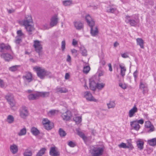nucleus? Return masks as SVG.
Wrapping results in <instances>:
<instances>
[{
	"instance_id": "obj_1",
	"label": "nucleus",
	"mask_w": 156,
	"mask_h": 156,
	"mask_svg": "<svg viewBox=\"0 0 156 156\" xmlns=\"http://www.w3.org/2000/svg\"><path fill=\"white\" fill-rule=\"evenodd\" d=\"M19 23L20 24L22 25L25 27L29 35L31 34L32 32L35 30L32 17L30 16H26L24 19L20 21Z\"/></svg>"
},
{
	"instance_id": "obj_2",
	"label": "nucleus",
	"mask_w": 156,
	"mask_h": 156,
	"mask_svg": "<svg viewBox=\"0 0 156 156\" xmlns=\"http://www.w3.org/2000/svg\"><path fill=\"white\" fill-rule=\"evenodd\" d=\"M90 151L91 154H95L96 156H100L103 154L104 147L102 145H94L90 147Z\"/></svg>"
},
{
	"instance_id": "obj_3",
	"label": "nucleus",
	"mask_w": 156,
	"mask_h": 156,
	"mask_svg": "<svg viewBox=\"0 0 156 156\" xmlns=\"http://www.w3.org/2000/svg\"><path fill=\"white\" fill-rule=\"evenodd\" d=\"M34 69L36 71L37 76L41 79H43L45 76V70L41 67H35Z\"/></svg>"
},
{
	"instance_id": "obj_4",
	"label": "nucleus",
	"mask_w": 156,
	"mask_h": 156,
	"mask_svg": "<svg viewBox=\"0 0 156 156\" xmlns=\"http://www.w3.org/2000/svg\"><path fill=\"white\" fill-rule=\"evenodd\" d=\"M33 46L35 48V51L40 55L42 49V46L41 44V41L37 40L34 41Z\"/></svg>"
},
{
	"instance_id": "obj_5",
	"label": "nucleus",
	"mask_w": 156,
	"mask_h": 156,
	"mask_svg": "<svg viewBox=\"0 0 156 156\" xmlns=\"http://www.w3.org/2000/svg\"><path fill=\"white\" fill-rule=\"evenodd\" d=\"M20 116L21 118L25 119L29 115L28 109L25 106H23L20 110Z\"/></svg>"
},
{
	"instance_id": "obj_6",
	"label": "nucleus",
	"mask_w": 156,
	"mask_h": 156,
	"mask_svg": "<svg viewBox=\"0 0 156 156\" xmlns=\"http://www.w3.org/2000/svg\"><path fill=\"white\" fill-rule=\"evenodd\" d=\"M58 15L55 14L51 18L50 26L51 27H52L55 26L58 23Z\"/></svg>"
},
{
	"instance_id": "obj_7",
	"label": "nucleus",
	"mask_w": 156,
	"mask_h": 156,
	"mask_svg": "<svg viewBox=\"0 0 156 156\" xmlns=\"http://www.w3.org/2000/svg\"><path fill=\"white\" fill-rule=\"evenodd\" d=\"M125 21L126 23H129L132 26H135L137 25L136 21L132 18V16H127L126 17Z\"/></svg>"
},
{
	"instance_id": "obj_8",
	"label": "nucleus",
	"mask_w": 156,
	"mask_h": 156,
	"mask_svg": "<svg viewBox=\"0 0 156 156\" xmlns=\"http://www.w3.org/2000/svg\"><path fill=\"white\" fill-rule=\"evenodd\" d=\"M25 83L26 84L31 82L32 80V74L30 72L26 73V75L23 76Z\"/></svg>"
},
{
	"instance_id": "obj_9",
	"label": "nucleus",
	"mask_w": 156,
	"mask_h": 156,
	"mask_svg": "<svg viewBox=\"0 0 156 156\" xmlns=\"http://www.w3.org/2000/svg\"><path fill=\"white\" fill-rule=\"evenodd\" d=\"M84 94L85 98L88 101L96 102L97 101V100L93 97L92 94L90 92H85L84 93Z\"/></svg>"
},
{
	"instance_id": "obj_10",
	"label": "nucleus",
	"mask_w": 156,
	"mask_h": 156,
	"mask_svg": "<svg viewBox=\"0 0 156 156\" xmlns=\"http://www.w3.org/2000/svg\"><path fill=\"white\" fill-rule=\"evenodd\" d=\"M61 116L63 120L67 121L71 119L72 115L70 111L67 110L65 112L63 113Z\"/></svg>"
},
{
	"instance_id": "obj_11",
	"label": "nucleus",
	"mask_w": 156,
	"mask_h": 156,
	"mask_svg": "<svg viewBox=\"0 0 156 156\" xmlns=\"http://www.w3.org/2000/svg\"><path fill=\"white\" fill-rule=\"evenodd\" d=\"M130 125L131 129L136 130L138 131L140 129V126L138 124L137 120H134L130 122Z\"/></svg>"
},
{
	"instance_id": "obj_12",
	"label": "nucleus",
	"mask_w": 156,
	"mask_h": 156,
	"mask_svg": "<svg viewBox=\"0 0 156 156\" xmlns=\"http://www.w3.org/2000/svg\"><path fill=\"white\" fill-rule=\"evenodd\" d=\"M138 108L135 105H134L133 108L129 110L128 112L129 116L130 118H131L135 115V114L138 112Z\"/></svg>"
},
{
	"instance_id": "obj_13",
	"label": "nucleus",
	"mask_w": 156,
	"mask_h": 156,
	"mask_svg": "<svg viewBox=\"0 0 156 156\" xmlns=\"http://www.w3.org/2000/svg\"><path fill=\"white\" fill-rule=\"evenodd\" d=\"M85 19L89 26H94L95 23L94 21L89 14H87L86 16Z\"/></svg>"
},
{
	"instance_id": "obj_14",
	"label": "nucleus",
	"mask_w": 156,
	"mask_h": 156,
	"mask_svg": "<svg viewBox=\"0 0 156 156\" xmlns=\"http://www.w3.org/2000/svg\"><path fill=\"white\" fill-rule=\"evenodd\" d=\"M94 26H89L90 27V33L91 35L94 37L98 35V28L97 27H94Z\"/></svg>"
},
{
	"instance_id": "obj_15",
	"label": "nucleus",
	"mask_w": 156,
	"mask_h": 156,
	"mask_svg": "<svg viewBox=\"0 0 156 156\" xmlns=\"http://www.w3.org/2000/svg\"><path fill=\"white\" fill-rule=\"evenodd\" d=\"M73 24L77 30H80L83 28V23L80 21H74Z\"/></svg>"
},
{
	"instance_id": "obj_16",
	"label": "nucleus",
	"mask_w": 156,
	"mask_h": 156,
	"mask_svg": "<svg viewBox=\"0 0 156 156\" xmlns=\"http://www.w3.org/2000/svg\"><path fill=\"white\" fill-rule=\"evenodd\" d=\"M1 56L3 58L5 61H9L13 58L12 56L10 54L7 53H2L1 55Z\"/></svg>"
},
{
	"instance_id": "obj_17",
	"label": "nucleus",
	"mask_w": 156,
	"mask_h": 156,
	"mask_svg": "<svg viewBox=\"0 0 156 156\" xmlns=\"http://www.w3.org/2000/svg\"><path fill=\"white\" fill-rule=\"evenodd\" d=\"M10 149L11 152L13 154H16L18 151V147L15 144H12L11 145L10 147Z\"/></svg>"
},
{
	"instance_id": "obj_18",
	"label": "nucleus",
	"mask_w": 156,
	"mask_h": 156,
	"mask_svg": "<svg viewBox=\"0 0 156 156\" xmlns=\"http://www.w3.org/2000/svg\"><path fill=\"white\" fill-rule=\"evenodd\" d=\"M49 153L52 156H59L60 154L59 151H56L55 148L54 147L51 148Z\"/></svg>"
},
{
	"instance_id": "obj_19",
	"label": "nucleus",
	"mask_w": 156,
	"mask_h": 156,
	"mask_svg": "<svg viewBox=\"0 0 156 156\" xmlns=\"http://www.w3.org/2000/svg\"><path fill=\"white\" fill-rule=\"evenodd\" d=\"M145 126L146 128H149L150 129L148 131L149 132H152L154 130V126L151 124V122L149 121L145 122Z\"/></svg>"
},
{
	"instance_id": "obj_20",
	"label": "nucleus",
	"mask_w": 156,
	"mask_h": 156,
	"mask_svg": "<svg viewBox=\"0 0 156 156\" xmlns=\"http://www.w3.org/2000/svg\"><path fill=\"white\" fill-rule=\"evenodd\" d=\"M56 92L57 93H66L68 92V90L64 87H57L55 89Z\"/></svg>"
},
{
	"instance_id": "obj_21",
	"label": "nucleus",
	"mask_w": 156,
	"mask_h": 156,
	"mask_svg": "<svg viewBox=\"0 0 156 156\" xmlns=\"http://www.w3.org/2000/svg\"><path fill=\"white\" fill-rule=\"evenodd\" d=\"M89 82L90 89L93 90H95L96 87L97 83L92 79H90Z\"/></svg>"
},
{
	"instance_id": "obj_22",
	"label": "nucleus",
	"mask_w": 156,
	"mask_h": 156,
	"mask_svg": "<svg viewBox=\"0 0 156 156\" xmlns=\"http://www.w3.org/2000/svg\"><path fill=\"white\" fill-rule=\"evenodd\" d=\"M116 9L114 7V5H109L107 7V12L109 13H114L116 10Z\"/></svg>"
},
{
	"instance_id": "obj_23",
	"label": "nucleus",
	"mask_w": 156,
	"mask_h": 156,
	"mask_svg": "<svg viewBox=\"0 0 156 156\" xmlns=\"http://www.w3.org/2000/svg\"><path fill=\"white\" fill-rule=\"evenodd\" d=\"M137 44L140 46L141 48H144V41L141 38H138L136 39Z\"/></svg>"
},
{
	"instance_id": "obj_24",
	"label": "nucleus",
	"mask_w": 156,
	"mask_h": 156,
	"mask_svg": "<svg viewBox=\"0 0 156 156\" xmlns=\"http://www.w3.org/2000/svg\"><path fill=\"white\" fill-rule=\"evenodd\" d=\"M5 98L9 102L14 101L13 95L11 94H8L5 96Z\"/></svg>"
},
{
	"instance_id": "obj_25",
	"label": "nucleus",
	"mask_w": 156,
	"mask_h": 156,
	"mask_svg": "<svg viewBox=\"0 0 156 156\" xmlns=\"http://www.w3.org/2000/svg\"><path fill=\"white\" fill-rule=\"evenodd\" d=\"M81 54L83 56H86L87 55V51L83 46H81L80 48Z\"/></svg>"
},
{
	"instance_id": "obj_26",
	"label": "nucleus",
	"mask_w": 156,
	"mask_h": 156,
	"mask_svg": "<svg viewBox=\"0 0 156 156\" xmlns=\"http://www.w3.org/2000/svg\"><path fill=\"white\" fill-rule=\"evenodd\" d=\"M138 148L140 150L143 148L144 142L140 139H139L136 142Z\"/></svg>"
},
{
	"instance_id": "obj_27",
	"label": "nucleus",
	"mask_w": 156,
	"mask_h": 156,
	"mask_svg": "<svg viewBox=\"0 0 156 156\" xmlns=\"http://www.w3.org/2000/svg\"><path fill=\"white\" fill-rule=\"evenodd\" d=\"M31 132L32 134L34 136H37L40 133L39 131L37 128L34 127L31 128Z\"/></svg>"
},
{
	"instance_id": "obj_28",
	"label": "nucleus",
	"mask_w": 156,
	"mask_h": 156,
	"mask_svg": "<svg viewBox=\"0 0 156 156\" xmlns=\"http://www.w3.org/2000/svg\"><path fill=\"white\" fill-rule=\"evenodd\" d=\"M39 98L38 93L35 94H31L28 96V98L29 100H32L36 99Z\"/></svg>"
},
{
	"instance_id": "obj_29",
	"label": "nucleus",
	"mask_w": 156,
	"mask_h": 156,
	"mask_svg": "<svg viewBox=\"0 0 156 156\" xmlns=\"http://www.w3.org/2000/svg\"><path fill=\"white\" fill-rule=\"evenodd\" d=\"M38 93L39 97H41L43 98L48 97L50 94L49 92H39Z\"/></svg>"
},
{
	"instance_id": "obj_30",
	"label": "nucleus",
	"mask_w": 156,
	"mask_h": 156,
	"mask_svg": "<svg viewBox=\"0 0 156 156\" xmlns=\"http://www.w3.org/2000/svg\"><path fill=\"white\" fill-rule=\"evenodd\" d=\"M115 101H110L109 103L107 104L108 108V109L114 108L115 106Z\"/></svg>"
},
{
	"instance_id": "obj_31",
	"label": "nucleus",
	"mask_w": 156,
	"mask_h": 156,
	"mask_svg": "<svg viewBox=\"0 0 156 156\" xmlns=\"http://www.w3.org/2000/svg\"><path fill=\"white\" fill-rule=\"evenodd\" d=\"M46 149L45 148H42L36 154V156H42L45 153Z\"/></svg>"
},
{
	"instance_id": "obj_32",
	"label": "nucleus",
	"mask_w": 156,
	"mask_h": 156,
	"mask_svg": "<svg viewBox=\"0 0 156 156\" xmlns=\"http://www.w3.org/2000/svg\"><path fill=\"white\" fill-rule=\"evenodd\" d=\"M23 156H32V151L29 149H26L23 153Z\"/></svg>"
},
{
	"instance_id": "obj_33",
	"label": "nucleus",
	"mask_w": 156,
	"mask_h": 156,
	"mask_svg": "<svg viewBox=\"0 0 156 156\" xmlns=\"http://www.w3.org/2000/svg\"><path fill=\"white\" fill-rule=\"evenodd\" d=\"M9 103L10 106V108L12 110L15 111L17 109V108L16 106L15 100L9 102Z\"/></svg>"
},
{
	"instance_id": "obj_34",
	"label": "nucleus",
	"mask_w": 156,
	"mask_h": 156,
	"mask_svg": "<svg viewBox=\"0 0 156 156\" xmlns=\"http://www.w3.org/2000/svg\"><path fill=\"white\" fill-rule=\"evenodd\" d=\"M14 118L12 115H9L7 116V122L8 123L11 124L14 122Z\"/></svg>"
},
{
	"instance_id": "obj_35",
	"label": "nucleus",
	"mask_w": 156,
	"mask_h": 156,
	"mask_svg": "<svg viewBox=\"0 0 156 156\" xmlns=\"http://www.w3.org/2000/svg\"><path fill=\"white\" fill-rule=\"evenodd\" d=\"M63 5L65 6H69L73 4V1L72 0H64L62 1Z\"/></svg>"
},
{
	"instance_id": "obj_36",
	"label": "nucleus",
	"mask_w": 156,
	"mask_h": 156,
	"mask_svg": "<svg viewBox=\"0 0 156 156\" xmlns=\"http://www.w3.org/2000/svg\"><path fill=\"white\" fill-rule=\"evenodd\" d=\"M119 67L121 69L120 74L122 77H123L125 75V73L126 69L125 67L121 65H119Z\"/></svg>"
},
{
	"instance_id": "obj_37",
	"label": "nucleus",
	"mask_w": 156,
	"mask_h": 156,
	"mask_svg": "<svg viewBox=\"0 0 156 156\" xmlns=\"http://www.w3.org/2000/svg\"><path fill=\"white\" fill-rule=\"evenodd\" d=\"M26 129L24 127L20 130V132L18 133V135L20 136H22L25 135L26 134Z\"/></svg>"
},
{
	"instance_id": "obj_38",
	"label": "nucleus",
	"mask_w": 156,
	"mask_h": 156,
	"mask_svg": "<svg viewBox=\"0 0 156 156\" xmlns=\"http://www.w3.org/2000/svg\"><path fill=\"white\" fill-rule=\"evenodd\" d=\"M44 126L46 129L49 130L51 129L53 127L54 125L53 123L50 122L49 123H47V125H45Z\"/></svg>"
},
{
	"instance_id": "obj_39",
	"label": "nucleus",
	"mask_w": 156,
	"mask_h": 156,
	"mask_svg": "<svg viewBox=\"0 0 156 156\" xmlns=\"http://www.w3.org/2000/svg\"><path fill=\"white\" fill-rule=\"evenodd\" d=\"M148 144L151 146H155L156 145V139L155 138L148 140Z\"/></svg>"
},
{
	"instance_id": "obj_40",
	"label": "nucleus",
	"mask_w": 156,
	"mask_h": 156,
	"mask_svg": "<svg viewBox=\"0 0 156 156\" xmlns=\"http://www.w3.org/2000/svg\"><path fill=\"white\" fill-rule=\"evenodd\" d=\"M58 133L60 136L61 137H64L66 135V132L62 128L59 129Z\"/></svg>"
},
{
	"instance_id": "obj_41",
	"label": "nucleus",
	"mask_w": 156,
	"mask_h": 156,
	"mask_svg": "<svg viewBox=\"0 0 156 156\" xmlns=\"http://www.w3.org/2000/svg\"><path fill=\"white\" fill-rule=\"evenodd\" d=\"M58 111L56 110H52L48 112V115L49 116L55 115L58 113Z\"/></svg>"
},
{
	"instance_id": "obj_42",
	"label": "nucleus",
	"mask_w": 156,
	"mask_h": 156,
	"mask_svg": "<svg viewBox=\"0 0 156 156\" xmlns=\"http://www.w3.org/2000/svg\"><path fill=\"white\" fill-rule=\"evenodd\" d=\"M105 85V84L103 83H97L96 88L98 90H101L104 87Z\"/></svg>"
},
{
	"instance_id": "obj_43",
	"label": "nucleus",
	"mask_w": 156,
	"mask_h": 156,
	"mask_svg": "<svg viewBox=\"0 0 156 156\" xmlns=\"http://www.w3.org/2000/svg\"><path fill=\"white\" fill-rule=\"evenodd\" d=\"M73 120L76 124H79L82 121L81 117L80 116H77L73 118Z\"/></svg>"
},
{
	"instance_id": "obj_44",
	"label": "nucleus",
	"mask_w": 156,
	"mask_h": 156,
	"mask_svg": "<svg viewBox=\"0 0 156 156\" xmlns=\"http://www.w3.org/2000/svg\"><path fill=\"white\" fill-rule=\"evenodd\" d=\"M77 134L81 137H82L84 140L87 139V137L85 136L84 134L82 132L78 130H77Z\"/></svg>"
},
{
	"instance_id": "obj_45",
	"label": "nucleus",
	"mask_w": 156,
	"mask_h": 156,
	"mask_svg": "<svg viewBox=\"0 0 156 156\" xmlns=\"http://www.w3.org/2000/svg\"><path fill=\"white\" fill-rule=\"evenodd\" d=\"M20 67L19 65H15L12 66L9 68L10 71L12 72H14L16 71L18 68Z\"/></svg>"
},
{
	"instance_id": "obj_46",
	"label": "nucleus",
	"mask_w": 156,
	"mask_h": 156,
	"mask_svg": "<svg viewBox=\"0 0 156 156\" xmlns=\"http://www.w3.org/2000/svg\"><path fill=\"white\" fill-rule=\"evenodd\" d=\"M17 36L16 37H19L22 38L25 37L24 34L22 32L21 30H18L17 31Z\"/></svg>"
},
{
	"instance_id": "obj_47",
	"label": "nucleus",
	"mask_w": 156,
	"mask_h": 156,
	"mask_svg": "<svg viewBox=\"0 0 156 156\" xmlns=\"http://www.w3.org/2000/svg\"><path fill=\"white\" fill-rule=\"evenodd\" d=\"M41 28L43 30H47L50 28L49 26L47 23H44L41 25Z\"/></svg>"
},
{
	"instance_id": "obj_48",
	"label": "nucleus",
	"mask_w": 156,
	"mask_h": 156,
	"mask_svg": "<svg viewBox=\"0 0 156 156\" xmlns=\"http://www.w3.org/2000/svg\"><path fill=\"white\" fill-rule=\"evenodd\" d=\"M126 145L127 148L132 150L133 148V147L132 144V143L130 140H127V143Z\"/></svg>"
},
{
	"instance_id": "obj_49",
	"label": "nucleus",
	"mask_w": 156,
	"mask_h": 156,
	"mask_svg": "<svg viewBox=\"0 0 156 156\" xmlns=\"http://www.w3.org/2000/svg\"><path fill=\"white\" fill-rule=\"evenodd\" d=\"M46 76L49 78H51L53 77L51 73L49 71L45 70V76Z\"/></svg>"
},
{
	"instance_id": "obj_50",
	"label": "nucleus",
	"mask_w": 156,
	"mask_h": 156,
	"mask_svg": "<svg viewBox=\"0 0 156 156\" xmlns=\"http://www.w3.org/2000/svg\"><path fill=\"white\" fill-rule=\"evenodd\" d=\"M90 69L89 66H87L83 67V72L85 73H88Z\"/></svg>"
},
{
	"instance_id": "obj_51",
	"label": "nucleus",
	"mask_w": 156,
	"mask_h": 156,
	"mask_svg": "<svg viewBox=\"0 0 156 156\" xmlns=\"http://www.w3.org/2000/svg\"><path fill=\"white\" fill-rule=\"evenodd\" d=\"M5 44L3 43H0V52H2L4 51Z\"/></svg>"
},
{
	"instance_id": "obj_52",
	"label": "nucleus",
	"mask_w": 156,
	"mask_h": 156,
	"mask_svg": "<svg viewBox=\"0 0 156 156\" xmlns=\"http://www.w3.org/2000/svg\"><path fill=\"white\" fill-rule=\"evenodd\" d=\"M19 37H16L15 42L16 44H19L22 41V38Z\"/></svg>"
},
{
	"instance_id": "obj_53",
	"label": "nucleus",
	"mask_w": 156,
	"mask_h": 156,
	"mask_svg": "<svg viewBox=\"0 0 156 156\" xmlns=\"http://www.w3.org/2000/svg\"><path fill=\"white\" fill-rule=\"evenodd\" d=\"M118 147L120 148H127V145L126 144L124 143H122L118 145Z\"/></svg>"
},
{
	"instance_id": "obj_54",
	"label": "nucleus",
	"mask_w": 156,
	"mask_h": 156,
	"mask_svg": "<svg viewBox=\"0 0 156 156\" xmlns=\"http://www.w3.org/2000/svg\"><path fill=\"white\" fill-rule=\"evenodd\" d=\"M66 42L65 40H63L61 42V48L62 51H64L65 49Z\"/></svg>"
},
{
	"instance_id": "obj_55",
	"label": "nucleus",
	"mask_w": 156,
	"mask_h": 156,
	"mask_svg": "<svg viewBox=\"0 0 156 156\" xmlns=\"http://www.w3.org/2000/svg\"><path fill=\"white\" fill-rule=\"evenodd\" d=\"M96 113L97 115L100 118H102L105 116V115L104 114L102 113H100L98 111H96Z\"/></svg>"
},
{
	"instance_id": "obj_56",
	"label": "nucleus",
	"mask_w": 156,
	"mask_h": 156,
	"mask_svg": "<svg viewBox=\"0 0 156 156\" xmlns=\"http://www.w3.org/2000/svg\"><path fill=\"white\" fill-rule=\"evenodd\" d=\"M50 122L49 120L47 119H44L42 121V123L44 126L47 125V123H48Z\"/></svg>"
},
{
	"instance_id": "obj_57",
	"label": "nucleus",
	"mask_w": 156,
	"mask_h": 156,
	"mask_svg": "<svg viewBox=\"0 0 156 156\" xmlns=\"http://www.w3.org/2000/svg\"><path fill=\"white\" fill-rule=\"evenodd\" d=\"M119 86L123 89H126L127 87V86L125 83H120L119 84Z\"/></svg>"
},
{
	"instance_id": "obj_58",
	"label": "nucleus",
	"mask_w": 156,
	"mask_h": 156,
	"mask_svg": "<svg viewBox=\"0 0 156 156\" xmlns=\"http://www.w3.org/2000/svg\"><path fill=\"white\" fill-rule=\"evenodd\" d=\"M140 88L141 89H144L145 88V85L143 83L142 81H140Z\"/></svg>"
},
{
	"instance_id": "obj_59",
	"label": "nucleus",
	"mask_w": 156,
	"mask_h": 156,
	"mask_svg": "<svg viewBox=\"0 0 156 156\" xmlns=\"http://www.w3.org/2000/svg\"><path fill=\"white\" fill-rule=\"evenodd\" d=\"M0 87L2 88L5 87V83L3 81L0 79Z\"/></svg>"
},
{
	"instance_id": "obj_60",
	"label": "nucleus",
	"mask_w": 156,
	"mask_h": 156,
	"mask_svg": "<svg viewBox=\"0 0 156 156\" xmlns=\"http://www.w3.org/2000/svg\"><path fill=\"white\" fill-rule=\"evenodd\" d=\"M68 145L70 147H73L75 146V144L72 141H69L68 143Z\"/></svg>"
},
{
	"instance_id": "obj_61",
	"label": "nucleus",
	"mask_w": 156,
	"mask_h": 156,
	"mask_svg": "<svg viewBox=\"0 0 156 156\" xmlns=\"http://www.w3.org/2000/svg\"><path fill=\"white\" fill-rule=\"evenodd\" d=\"M121 56L122 57L126 58L129 57L128 54L127 53H124L121 54Z\"/></svg>"
},
{
	"instance_id": "obj_62",
	"label": "nucleus",
	"mask_w": 156,
	"mask_h": 156,
	"mask_svg": "<svg viewBox=\"0 0 156 156\" xmlns=\"http://www.w3.org/2000/svg\"><path fill=\"white\" fill-rule=\"evenodd\" d=\"M78 44V42L75 39H73V40L72 44L73 46H76Z\"/></svg>"
},
{
	"instance_id": "obj_63",
	"label": "nucleus",
	"mask_w": 156,
	"mask_h": 156,
	"mask_svg": "<svg viewBox=\"0 0 156 156\" xmlns=\"http://www.w3.org/2000/svg\"><path fill=\"white\" fill-rule=\"evenodd\" d=\"M71 56L69 55H67V58L66 59V61L68 62H69L71 61Z\"/></svg>"
},
{
	"instance_id": "obj_64",
	"label": "nucleus",
	"mask_w": 156,
	"mask_h": 156,
	"mask_svg": "<svg viewBox=\"0 0 156 156\" xmlns=\"http://www.w3.org/2000/svg\"><path fill=\"white\" fill-rule=\"evenodd\" d=\"M69 73H66L65 74V79L66 80H68L69 78Z\"/></svg>"
}]
</instances>
